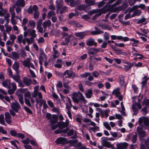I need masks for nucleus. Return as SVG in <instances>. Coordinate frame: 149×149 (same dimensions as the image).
<instances>
[{
  "label": "nucleus",
  "mask_w": 149,
  "mask_h": 149,
  "mask_svg": "<svg viewBox=\"0 0 149 149\" xmlns=\"http://www.w3.org/2000/svg\"><path fill=\"white\" fill-rule=\"evenodd\" d=\"M86 45L88 46H92L94 45L96 47L97 46V43L95 41V40L93 38L89 39L87 40Z\"/></svg>",
  "instance_id": "4468645a"
},
{
  "label": "nucleus",
  "mask_w": 149,
  "mask_h": 149,
  "mask_svg": "<svg viewBox=\"0 0 149 149\" xmlns=\"http://www.w3.org/2000/svg\"><path fill=\"white\" fill-rule=\"evenodd\" d=\"M15 5L17 6L23 7L25 5L24 0H17L15 3Z\"/></svg>",
  "instance_id": "b1692460"
},
{
  "label": "nucleus",
  "mask_w": 149,
  "mask_h": 149,
  "mask_svg": "<svg viewBox=\"0 0 149 149\" xmlns=\"http://www.w3.org/2000/svg\"><path fill=\"white\" fill-rule=\"evenodd\" d=\"M22 64L25 67H27L29 69L31 67L32 68L35 69V68L33 64L31 62L29 58H27L24 60Z\"/></svg>",
  "instance_id": "423d86ee"
},
{
  "label": "nucleus",
  "mask_w": 149,
  "mask_h": 149,
  "mask_svg": "<svg viewBox=\"0 0 149 149\" xmlns=\"http://www.w3.org/2000/svg\"><path fill=\"white\" fill-rule=\"evenodd\" d=\"M15 94L18 96L19 97V101L20 103L22 105L24 104V102L23 100V95L21 94H17V92H16Z\"/></svg>",
  "instance_id": "72a5a7b5"
},
{
  "label": "nucleus",
  "mask_w": 149,
  "mask_h": 149,
  "mask_svg": "<svg viewBox=\"0 0 149 149\" xmlns=\"http://www.w3.org/2000/svg\"><path fill=\"white\" fill-rule=\"evenodd\" d=\"M55 142L57 144H64L66 142V139L63 137H59L55 141Z\"/></svg>",
  "instance_id": "f3484780"
},
{
  "label": "nucleus",
  "mask_w": 149,
  "mask_h": 149,
  "mask_svg": "<svg viewBox=\"0 0 149 149\" xmlns=\"http://www.w3.org/2000/svg\"><path fill=\"white\" fill-rule=\"evenodd\" d=\"M107 138V137H104L101 138V144L102 146L108 148H111L112 149H116V148L114 147L113 144H111L110 142L106 141V139Z\"/></svg>",
  "instance_id": "f03ea898"
},
{
  "label": "nucleus",
  "mask_w": 149,
  "mask_h": 149,
  "mask_svg": "<svg viewBox=\"0 0 149 149\" xmlns=\"http://www.w3.org/2000/svg\"><path fill=\"white\" fill-rule=\"evenodd\" d=\"M56 14L55 12L54 11H49L48 12L47 16V18L49 19L52 16H54Z\"/></svg>",
  "instance_id": "a18cd8bd"
},
{
  "label": "nucleus",
  "mask_w": 149,
  "mask_h": 149,
  "mask_svg": "<svg viewBox=\"0 0 149 149\" xmlns=\"http://www.w3.org/2000/svg\"><path fill=\"white\" fill-rule=\"evenodd\" d=\"M24 108L25 110L28 113L32 114V113L31 110L26 106H24Z\"/></svg>",
  "instance_id": "052dcab7"
},
{
  "label": "nucleus",
  "mask_w": 149,
  "mask_h": 149,
  "mask_svg": "<svg viewBox=\"0 0 149 149\" xmlns=\"http://www.w3.org/2000/svg\"><path fill=\"white\" fill-rule=\"evenodd\" d=\"M62 60L61 59H58L56 61V63L54 65V66L58 68H60L62 67Z\"/></svg>",
  "instance_id": "7c9ffc66"
},
{
  "label": "nucleus",
  "mask_w": 149,
  "mask_h": 149,
  "mask_svg": "<svg viewBox=\"0 0 149 149\" xmlns=\"http://www.w3.org/2000/svg\"><path fill=\"white\" fill-rule=\"evenodd\" d=\"M149 79L148 77H147L146 76H145L142 79V81L141 83L142 84L141 87L143 88L144 87H146V83L148 80Z\"/></svg>",
  "instance_id": "bb28decb"
},
{
  "label": "nucleus",
  "mask_w": 149,
  "mask_h": 149,
  "mask_svg": "<svg viewBox=\"0 0 149 149\" xmlns=\"http://www.w3.org/2000/svg\"><path fill=\"white\" fill-rule=\"evenodd\" d=\"M75 35L76 36L78 37L81 39H83L85 36L86 35L85 32H80L75 33Z\"/></svg>",
  "instance_id": "a878e982"
},
{
  "label": "nucleus",
  "mask_w": 149,
  "mask_h": 149,
  "mask_svg": "<svg viewBox=\"0 0 149 149\" xmlns=\"http://www.w3.org/2000/svg\"><path fill=\"white\" fill-rule=\"evenodd\" d=\"M98 26L100 27L103 29H108L109 26L107 24H101L98 25Z\"/></svg>",
  "instance_id": "5fc2aeb1"
},
{
  "label": "nucleus",
  "mask_w": 149,
  "mask_h": 149,
  "mask_svg": "<svg viewBox=\"0 0 149 149\" xmlns=\"http://www.w3.org/2000/svg\"><path fill=\"white\" fill-rule=\"evenodd\" d=\"M63 35V38H64L65 37V41L68 44L70 41V39L73 37V35L72 34L69 35L68 33L66 32H63L62 33Z\"/></svg>",
  "instance_id": "ddd939ff"
},
{
  "label": "nucleus",
  "mask_w": 149,
  "mask_h": 149,
  "mask_svg": "<svg viewBox=\"0 0 149 149\" xmlns=\"http://www.w3.org/2000/svg\"><path fill=\"white\" fill-rule=\"evenodd\" d=\"M10 107L11 109L16 113L18 112L19 110L21 109L19 103L16 101L12 102L11 104Z\"/></svg>",
  "instance_id": "39448f33"
},
{
  "label": "nucleus",
  "mask_w": 149,
  "mask_h": 149,
  "mask_svg": "<svg viewBox=\"0 0 149 149\" xmlns=\"http://www.w3.org/2000/svg\"><path fill=\"white\" fill-rule=\"evenodd\" d=\"M104 33V31L100 30H98L97 31H95L91 32V34L93 35H97L101 33Z\"/></svg>",
  "instance_id": "4c0bfd02"
},
{
  "label": "nucleus",
  "mask_w": 149,
  "mask_h": 149,
  "mask_svg": "<svg viewBox=\"0 0 149 149\" xmlns=\"http://www.w3.org/2000/svg\"><path fill=\"white\" fill-rule=\"evenodd\" d=\"M51 25V22L49 20L44 22L42 24V26L44 29H46L47 27H49Z\"/></svg>",
  "instance_id": "cd10ccee"
},
{
  "label": "nucleus",
  "mask_w": 149,
  "mask_h": 149,
  "mask_svg": "<svg viewBox=\"0 0 149 149\" xmlns=\"http://www.w3.org/2000/svg\"><path fill=\"white\" fill-rule=\"evenodd\" d=\"M140 8V6H135L131 9V11H134L133 16L136 15H139L140 11L138 10V8Z\"/></svg>",
  "instance_id": "2eb2a0df"
},
{
  "label": "nucleus",
  "mask_w": 149,
  "mask_h": 149,
  "mask_svg": "<svg viewBox=\"0 0 149 149\" xmlns=\"http://www.w3.org/2000/svg\"><path fill=\"white\" fill-rule=\"evenodd\" d=\"M103 124L104 126L107 129L109 130H111V127L108 122H103Z\"/></svg>",
  "instance_id": "c03bdc74"
},
{
  "label": "nucleus",
  "mask_w": 149,
  "mask_h": 149,
  "mask_svg": "<svg viewBox=\"0 0 149 149\" xmlns=\"http://www.w3.org/2000/svg\"><path fill=\"white\" fill-rule=\"evenodd\" d=\"M133 99V104L132 105V108L134 112V115H136L138 112L139 109H140V99L138 98V102H136L134 101V100L136 99V97H132Z\"/></svg>",
  "instance_id": "f257e3e1"
},
{
  "label": "nucleus",
  "mask_w": 149,
  "mask_h": 149,
  "mask_svg": "<svg viewBox=\"0 0 149 149\" xmlns=\"http://www.w3.org/2000/svg\"><path fill=\"white\" fill-rule=\"evenodd\" d=\"M120 90V89L119 88H117L114 90L112 92V94L113 95H115L117 98H118L120 101H121L123 100V97L121 95Z\"/></svg>",
  "instance_id": "0eeeda50"
},
{
  "label": "nucleus",
  "mask_w": 149,
  "mask_h": 149,
  "mask_svg": "<svg viewBox=\"0 0 149 149\" xmlns=\"http://www.w3.org/2000/svg\"><path fill=\"white\" fill-rule=\"evenodd\" d=\"M69 121L68 119L66 120L65 122H59L58 123L59 128L62 130L63 128L68 127L69 125Z\"/></svg>",
  "instance_id": "f8f14e48"
},
{
  "label": "nucleus",
  "mask_w": 149,
  "mask_h": 149,
  "mask_svg": "<svg viewBox=\"0 0 149 149\" xmlns=\"http://www.w3.org/2000/svg\"><path fill=\"white\" fill-rule=\"evenodd\" d=\"M56 7L57 9L59 10L63 6V0H59L56 1Z\"/></svg>",
  "instance_id": "5701e85b"
},
{
  "label": "nucleus",
  "mask_w": 149,
  "mask_h": 149,
  "mask_svg": "<svg viewBox=\"0 0 149 149\" xmlns=\"http://www.w3.org/2000/svg\"><path fill=\"white\" fill-rule=\"evenodd\" d=\"M25 38H24L22 34H20L17 38V40L20 44L22 43L24 45H25Z\"/></svg>",
  "instance_id": "6ab92c4d"
},
{
  "label": "nucleus",
  "mask_w": 149,
  "mask_h": 149,
  "mask_svg": "<svg viewBox=\"0 0 149 149\" xmlns=\"http://www.w3.org/2000/svg\"><path fill=\"white\" fill-rule=\"evenodd\" d=\"M34 40V39L32 38H31L30 39L29 38H25V43H26V42L28 45H29L30 44H32Z\"/></svg>",
  "instance_id": "a19ab883"
},
{
  "label": "nucleus",
  "mask_w": 149,
  "mask_h": 149,
  "mask_svg": "<svg viewBox=\"0 0 149 149\" xmlns=\"http://www.w3.org/2000/svg\"><path fill=\"white\" fill-rule=\"evenodd\" d=\"M131 41L134 42V43H132L133 45L136 46L138 45V44L139 43V41L138 40H136L134 38H132L130 40Z\"/></svg>",
  "instance_id": "49530a36"
},
{
  "label": "nucleus",
  "mask_w": 149,
  "mask_h": 149,
  "mask_svg": "<svg viewBox=\"0 0 149 149\" xmlns=\"http://www.w3.org/2000/svg\"><path fill=\"white\" fill-rule=\"evenodd\" d=\"M111 39L113 40H115L117 39L118 40H121L122 38L121 36H116V35H111Z\"/></svg>",
  "instance_id": "37998d69"
},
{
  "label": "nucleus",
  "mask_w": 149,
  "mask_h": 149,
  "mask_svg": "<svg viewBox=\"0 0 149 149\" xmlns=\"http://www.w3.org/2000/svg\"><path fill=\"white\" fill-rule=\"evenodd\" d=\"M123 16V14H121L119 16V21L121 23L124 25H128L130 24V22L128 21H124L121 19V18Z\"/></svg>",
  "instance_id": "c85d7f7f"
},
{
  "label": "nucleus",
  "mask_w": 149,
  "mask_h": 149,
  "mask_svg": "<svg viewBox=\"0 0 149 149\" xmlns=\"http://www.w3.org/2000/svg\"><path fill=\"white\" fill-rule=\"evenodd\" d=\"M124 63L127 64V65H124V68L123 69L126 71H127L129 70L132 68V65L131 64L127 62H124Z\"/></svg>",
  "instance_id": "4be33fe9"
},
{
  "label": "nucleus",
  "mask_w": 149,
  "mask_h": 149,
  "mask_svg": "<svg viewBox=\"0 0 149 149\" xmlns=\"http://www.w3.org/2000/svg\"><path fill=\"white\" fill-rule=\"evenodd\" d=\"M104 38L105 40H108L109 39V35L107 32H105L104 34Z\"/></svg>",
  "instance_id": "6e6d98bb"
},
{
  "label": "nucleus",
  "mask_w": 149,
  "mask_h": 149,
  "mask_svg": "<svg viewBox=\"0 0 149 149\" xmlns=\"http://www.w3.org/2000/svg\"><path fill=\"white\" fill-rule=\"evenodd\" d=\"M28 24L34 28L36 25V23L33 20L29 21Z\"/></svg>",
  "instance_id": "864d4df0"
},
{
  "label": "nucleus",
  "mask_w": 149,
  "mask_h": 149,
  "mask_svg": "<svg viewBox=\"0 0 149 149\" xmlns=\"http://www.w3.org/2000/svg\"><path fill=\"white\" fill-rule=\"evenodd\" d=\"M96 109L98 111H100V113L101 114H102V115L104 114L106 117H107L108 116V113L107 111H105L104 112H103L101 111V109L100 108H97Z\"/></svg>",
  "instance_id": "680f3d73"
},
{
  "label": "nucleus",
  "mask_w": 149,
  "mask_h": 149,
  "mask_svg": "<svg viewBox=\"0 0 149 149\" xmlns=\"http://www.w3.org/2000/svg\"><path fill=\"white\" fill-rule=\"evenodd\" d=\"M0 123L2 125L6 126L4 119V115L2 114H0Z\"/></svg>",
  "instance_id": "58836bf2"
},
{
  "label": "nucleus",
  "mask_w": 149,
  "mask_h": 149,
  "mask_svg": "<svg viewBox=\"0 0 149 149\" xmlns=\"http://www.w3.org/2000/svg\"><path fill=\"white\" fill-rule=\"evenodd\" d=\"M109 10V8L106 7H103L102 9L100 10V11L98 12V14H95L93 17V19L94 20L97 19V17L100 16L102 13H105Z\"/></svg>",
  "instance_id": "1a4fd4ad"
},
{
  "label": "nucleus",
  "mask_w": 149,
  "mask_h": 149,
  "mask_svg": "<svg viewBox=\"0 0 149 149\" xmlns=\"http://www.w3.org/2000/svg\"><path fill=\"white\" fill-rule=\"evenodd\" d=\"M23 82L27 86H28L31 83V79L25 77L23 80Z\"/></svg>",
  "instance_id": "2f4dec72"
},
{
  "label": "nucleus",
  "mask_w": 149,
  "mask_h": 149,
  "mask_svg": "<svg viewBox=\"0 0 149 149\" xmlns=\"http://www.w3.org/2000/svg\"><path fill=\"white\" fill-rule=\"evenodd\" d=\"M11 58L13 59H18L19 58V54L16 52H12Z\"/></svg>",
  "instance_id": "c9c22d12"
},
{
  "label": "nucleus",
  "mask_w": 149,
  "mask_h": 149,
  "mask_svg": "<svg viewBox=\"0 0 149 149\" xmlns=\"http://www.w3.org/2000/svg\"><path fill=\"white\" fill-rule=\"evenodd\" d=\"M137 135L136 134L133 135L132 139V141L133 143H135L136 141Z\"/></svg>",
  "instance_id": "e2e57ef3"
},
{
  "label": "nucleus",
  "mask_w": 149,
  "mask_h": 149,
  "mask_svg": "<svg viewBox=\"0 0 149 149\" xmlns=\"http://www.w3.org/2000/svg\"><path fill=\"white\" fill-rule=\"evenodd\" d=\"M36 103L38 104L40 102L41 105L43 104V107L44 109H46L48 107V106L46 104V101L45 100H41L40 101L38 99H36Z\"/></svg>",
  "instance_id": "412c9836"
},
{
  "label": "nucleus",
  "mask_w": 149,
  "mask_h": 149,
  "mask_svg": "<svg viewBox=\"0 0 149 149\" xmlns=\"http://www.w3.org/2000/svg\"><path fill=\"white\" fill-rule=\"evenodd\" d=\"M78 91L76 92H74L73 93L72 97L73 101L77 104H78L79 102V99L77 98L78 97Z\"/></svg>",
  "instance_id": "dca6fc26"
},
{
  "label": "nucleus",
  "mask_w": 149,
  "mask_h": 149,
  "mask_svg": "<svg viewBox=\"0 0 149 149\" xmlns=\"http://www.w3.org/2000/svg\"><path fill=\"white\" fill-rule=\"evenodd\" d=\"M11 78H13V80L17 82H19L20 80V77L18 75H13Z\"/></svg>",
  "instance_id": "ea45409f"
},
{
  "label": "nucleus",
  "mask_w": 149,
  "mask_h": 149,
  "mask_svg": "<svg viewBox=\"0 0 149 149\" xmlns=\"http://www.w3.org/2000/svg\"><path fill=\"white\" fill-rule=\"evenodd\" d=\"M11 84V81L10 79H7L4 80L3 81L2 84L3 86L7 88H11L10 84Z\"/></svg>",
  "instance_id": "a211bd4d"
},
{
  "label": "nucleus",
  "mask_w": 149,
  "mask_h": 149,
  "mask_svg": "<svg viewBox=\"0 0 149 149\" xmlns=\"http://www.w3.org/2000/svg\"><path fill=\"white\" fill-rule=\"evenodd\" d=\"M85 2L88 6H91L94 5L95 3L94 0H85Z\"/></svg>",
  "instance_id": "f704fd0d"
},
{
  "label": "nucleus",
  "mask_w": 149,
  "mask_h": 149,
  "mask_svg": "<svg viewBox=\"0 0 149 149\" xmlns=\"http://www.w3.org/2000/svg\"><path fill=\"white\" fill-rule=\"evenodd\" d=\"M5 120L6 122L8 124H10L11 122V116L8 112L5 113Z\"/></svg>",
  "instance_id": "aec40b11"
},
{
  "label": "nucleus",
  "mask_w": 149,
  "mask_h": 149,
  "mask_svg": "<svg viewBox=\"0 0 149 149\" xmlns=\"http://www.w3.org/2000/svg\"><path fill=\"white\" fill-rule=\"evenodd\" d=\"M11 88H8V93L9 95H12L13 94L15 90H16L17 88L16 84L15 82H13L10 84Z\"/></svg>",
  "instance_id": "9d476101"
},
{
  "label": "nucleus",
  "mask_w": 149,
  "mask_h": 149,
  "mask_svg": "<svg viewBox=\"0 0 149 149\" xmlns=\"http://www.w3.org/2000/svg\"><path fill=\"white\" fill-rule=\"evenodd\" d=\"M89 130H92L94 132H95L96 130L99 131V127L97 126H94L93 127H90Z\"/></svg>",
  "instance_id": "8fccbe9b"
},
{
  "label": "nucleus",
  "mask_w": 149,
  "mask_h": 149,
  "mask_svg": "<svg viewBox=\"0 0 149 149\" xmlns=\"http://www.w3.org/2000/svg\"><path fill=\"white\" fill-rule=\"evenodd\" d=\"M30 73L31 76L33 78H34L36 77V75L34 73V72L32 70H31L30 68H29V69Z\"/></svg>",
  "instance_id": "774afa93"
},
{
  "label": "nucleus",
  "mask_w": 149,
  "mask_h": 149,
  "mask_svg": "<svg viewBox=\"0 0 149 149\" xmlns=\"http://www.w3.org/2000/svg\"><path fill=\"white\" fill-rule=\"evenodd\" d=\"M119 78L120 79V84L123 85L125 84V80L123 76L122 75H121L119 76Z\"/></svg>",
  "instance_id": "603ef678"
},
{
  "label": "nucleus",
  "mask_w": 149,
  "mask_h": 149,
  "mask_svg": "<svg viewBox=\"0 0 149 149\" xmlns=\"http://www.w3.org/2000/svg\"><path fill=\"white\" fill-rule=\"evenodd\" d=\"M116 0H110L109 1L108 3H107V5L104 6V7H106L107 8H109V10L108 11H109L110 10V8H111V6L110 5V4H111L114 2Z\"/></svg>",
  "instance_id": "09e8293b"
},
{
  "label": "nucleus",
  "mask_w": 149,
  "mask_h": 149,
  "mask_svg": "<svg viewBox=\"0 0 149 149\" xmlns=\"http://www.w3.org/2000/svg\"><path fill=\"white\" fill-rule=\"evenodd\" d=\"M70 5L72 7L76 6V3L74 0H71L70 2Z\"/></svg>",
  "instance_id": "338daca9"
},
{
  "label": "nucleus",
  "mask_w": 149,
  "mask_h": 149,
  "mask_svg": "<svg viewBox=\"0 0 149 149\" xmlns=\"http://www.w3.org/2000/svg\"><path fill=\"white\" fill-rule=\"evenodd\" d=\"M7 72L8 75L11 77L13 76V72L11 70L10 68H8L7 70Z\"/></svg>",
  "instance_id": "69168bd1"
},
{
  "label": "nucleus",
  "mask_w": 149,
  "mask_h": 149,
  "mask_svg": "<svg viewBox=\"0 0 149 149\" xmlns=\"http://www.w3.org/2000/svg\"><path fill=\"white\" fill-rule=\"evenodd\" d=\"M4 26L6 28V32L8 34H9L12 29V27L8 25H4Z\"/></svg>",
  "instance_id": "79ce46f5"
},
{
  "label": "nucleus",
  "mask_w": 149,
  "mask_h": 149,
  "mask_svg": "<svg viewBox=\"0 0 149 149\" xmlns=\"http://www.w3.org/2000/svg\"><path fill=\"white\" fill-rule=\"evenodd\" d=\"M36 32V31L35 30H33L31 31L30 33V35L31 36V38L34 39V38L37 36Z\"/></svg>",
  "instance_id": "de8ad7c7"
},
{
  "label": "nucleus",
  "mask_w": 149,
  "mask_h": 149,
  "mask_svg": "<svg viewBox=\"0 0 149 149\" xmlns=\"http://www.w3.org/2000/svg\"><path fill=\"white\" fill-rule=\"evenodd\" d=\"M116 146V149H127L129 144L126 142H121L117 143Z\"/></svg>",
  "instance_id": "6e6552de"
},
{
  "label": "nucleus",
  "mask_w": 149,
  "mask_h": 149,
  "mask_svg": "<svg viewBox=\"0 0 149 149\" xmlns=\"http://www.w3.org/2000/svg\"><path fill=\"white\" fill-rule=\"evenodd\" d=\"M67 8L68 7L66 6H64L62 8H61L60 10V13L62 14L65 13Z\"/></svg>",
  "instance_id": "bf43d9fd"
},
{
  "label": "nucleus",
  "mask_w": 149,
  "mask_h": 149,
  "mask_svg": "<svg viewBox=\"0 0 149 149\" xmlns=\"http://www.w3.org/2000/svg\"><path fill=\"white\" fill-rule=\"evenodd\" d=\"M93 92L91 90L88 89L85 91V96L87 98H90L92 95Z\"/></svg>",
  "instance_id": "c756f323"
},
{
  "label": "nucleus",
  "mask_w": 149,
  "mask_h": 149,
  "mask_svg": "<svg viewBox=\"0 0 149 149\" xmlns=\"http://www.w3.org/2000/svg\"><path fill=\"white\" fill-rule=\"evenodd\" d=\"M142 122H143L146 128L149 131V121L147 117H143L142 118H140V125Z\"/></svg>",
  "instance_id": "9b49d317"
},
{
  "label": "nucleus",
  "mask_w": 149,
  "mask_h": 149,
  "mask_svg": "<svg viewBox=\"0 0 149 149\" xmlns=\"http://www.w3.org/2000/svg\"><path fill=\"white\" fill-rule=\"evenodd\" d=\"M46 116L48 120H50L51 124H55L58 121V117L56 115H52L50 113H47Z\"/></svg>",
  "instance_id": "20e7f679"
},
{
  "label": "nucleus",
  "mask_w": 149,
  "mask_h": 149,
  "mask_svg": "<svg viewBox=\"0 0 149 149\" xmlns=\"http://www.w3.org/2000/svg\"><path fill=\"white\" fill-rule=\"evenodd\" d=\"M15 17H11V23L13 25H15L17 24V21L15 19Z\"/></svg>",
  "instance_id": "13d9d810"
},
{
  "label": "nucleus",
  "mask_w": 149,
  "mask_h": 149,
  "mask_svg": "<svg viewBox=\"0 0 149 149\" xmlns=\"http://www.w3.org/2000/svg\"><path fill=\"white\" fill-rule=\"evenodd\" d=\"M19 67V63L18 62H15L13 65V68L17 72Z\"/></svg>",
  "instance_id": "e433bc0d"
},
{
  "label": "nucleus",
  "mask_w": 149,
  "mask_h": 149,
  "mask_svg": "<svg viewBox=\"0 0 149 149\" xmlns=\"http://www.w3.org/2000/svg\"><path fill=\"white\" fill-rule=\"evenodd\" d=\"M71 70H65L63 74V75L67 76L65 77V78H70L71 77Z\"/></svg>",
  "instance_id": "473e14b6"
},
{
  "label": "nucleus",
  "mask_w": 149,
  "mask_h": 149,
  "mask_svg": "<svg viewBox=\"0 0 149 149\" xmlns=\"http://www.w3.org/2000/svg\"><path fill=\"white\" fill-rule=\"evenodd\" d=\"M91 74V73L88 72H86L84 74H81L80 75V77L82 78L87 77L89 75Z\"/></svg>",
  "instance_id": "4d7b16f0"
},
{
  "label": "nucleus",
  "mask_w": 149,
  "mask_h": 149,
  "mask_svg": "<svg viewBox=\"0 0 149 149\" xmlns=\"http://www.w3.org/2000/svg\"><path fill=\"white\" fill-rule=\"evenodd\" d=\"M100 10L98 9V10H93L91 11H90L88 13V14L90 15H93L95 13H98V12H100Z\"/></svg>",
  "instance_id": "3c124183"
},
{
  "label": "nucleus",
  "mask_w": 149,
  "mask_h": 149,
  "mask_svg": "<svg viewBox=\"0 0 149 149\" xmlns=\"http://www.w3.org/2000/svg\"><path fill=\"white\" fill-rule=\"evenodd\" d=\"M31 94L29 91L25 93L24 94V102L26 105L31 108L33 107L29 99L31 97Z\"/></svg>",
  "instance_id": "7ed1b4c3"
},
{
  "label": "nucleus",
  "mask_w": 149,
  "mask_h": 149,
  "mask_svg": "<svg viewBox=\"0 0 149 149\" xmlns=\"http://www.w3.org/2000/svg\"><path fill=\"white\" fill-rule=\"evenodd\" d=\"M6 9H1L0 10V16H3L6 13Z\"/></svg>",
  "instance_id": "0e129e2a"
},
{
  "label": "nucleus",
  "mask_w": 149,
  "mask_h": 149,
  "mask_svg": "<svg viewBox=\"0 0 149 149\" xmlns=\"http://www.w3.org/2000/svg\"><path fill=\"white\" fill-rule=\"evenodd\" d=\"M78 93H79L78 99H79V100H80L84 104L86 103L87 102V101L85 99V98L82 94L79 91H78Z\"/></svg>",
  "instance_id": "393cba45"
}]
</instances>
